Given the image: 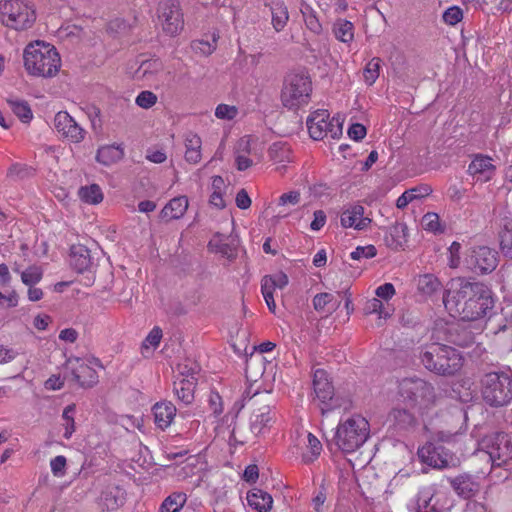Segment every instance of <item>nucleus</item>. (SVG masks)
I'll use <instances>...</instances> for the list:
<instances>
[{"label": "nucleus", "instance_id": "obj_11", "mask_svg": "<svg viewBox=\"0 0 512 512\" xmlns=\"http://www.w3.org/2000/svg\"><path fill=\"white\" fill-rule=\"evenodd\" d=\"M307 127L310 136L314 140H322L328 134L332 138H338L342 135V123L336 118L329 120L327 110L313 112L307 119Z\"/></svg>", "mask_w": 512, "mask_h": 512}, {"label": "nucleus", "instance_id": "obj_37", "mask_svg": "<svg viewBox=\"0 0 512 512\" xmlns=\"http://www.w3.org/2000/svg\"><path fill=\"white\" fill-rule=\"evenodd\" d=\"M333 33L338 40L349 43L354 38V26L348 20L339 19L333 25Z\"/></svg>", "mask_w": 512, "mask_h": 512}, {"label": "nucleus", "instance_id": "obj_8", "mask_svg": "<svg viewBox=\"0 0 512 512\" xmlns=\"http://www.w3.org/2000/svg\"><path fill=\"white\" fill-rule=\"evenodd\" d=\"M311 91V81L307 75L288 74L281 93L282 103L289 109L297 108L308 102Z\"/></svg>", "mask_w": 512, "mask_h": 512}, {"label": "nucleus", "instance_id": "obj_44", "mask_svg": "<svg viewBox=\"0 0 512 512\" xmlns=\"http://www.w3.org/2000/svg\"><path fill=\"white\" fill-rule=\"evenodd\" d=\"M43 271L36 265L29 266L21 272V280L27 286H33L42 279Z\"/></svg>", "mask_w": 512, "mask_h": 512}, {"label": "nucleus", "instance_id": "obj_60", "mask_svg": "<svg viewBox=\"0 0 512 512\" xmlns=\"http://www.w3.org/2000/svg\"><path fill=\"white\" fill-rule=\"evenodd\" d=\"M383 303L378 298H372L369 301L366 302L364 311L366 314H372V313H378L380 316H382Z\"/></svg>", "mask_w": 512, "mask_h": 512}, {"label": "nucleus", "instance_id": "obj_49", "mask_svg": "<svg viewBox=\"0 0 512 512\" xmlns=\"http://www.w3.org/2000/svg\"><path fill=\"white\" fill-rule=\"evenodd\" d=\"M74 411H75V405L72 404V405H68L67 407H65L63 414H62V417L65 421L64 437L66 439H69L71 437V435L73 434V432L75 431V423H74V419L72 416Z\"/></svg>", "mask_w": 512, "mask_h": 512}, {"label": "nucleus", "instance_id": "obj_17", "mask_svg": "<svg viewBox=\"0 0 512 512\" xmlns=\"http://www.w3.org/2000/svg\"><path fill=\"white\" fill-rule=\"evenodd\" d=\"M67 367L71 370L72 378L82 388H91L98 383L97 372L79 358L69 359Z\"/></svg>", "mask_w": 512, "mask_h": 512}, {"label": "nucleus", "instance_id": "obj_21", "mask_svg": "<svg viewBox=\"0 0 512 512\" xmlns=\"http://www.w3.org/2000/svg\"><path fill=\"white\" fill-rule=\"evenodd\" d=\"M70 265L78 273L89 271L93 266L90 250L81 244L72 245L70 248Z\"/></svg>", "mask_w": 512, "mask_h": 512}, {"label": "nucleus", "instance_id": "obj_3", "mask_svg": "<svg viewBox=\"0 0 512 512\" xmlns=\"http://www.w3.org/2000/svg\"><path fill=\"white\" fill-rule=\"evenodd\" d=\"M23 59L25 69L33 76L53 77L61 66L56 48L40 41L31 43L25 48Z\"/></svg>", "mask_w": 512, "mask_h": 512}, {"label": "nucleus", "instance_id": "obj_12", "mask_svg": "<svg viewBox=\"0 0 512 512\" xmlns=\"http://www.w3.org/2000/svg\"><path fill=\"white\" fill-rule=\"evenodd\" d=\"M417 455L422 463L436 469L456 467L460 460L442 445L428 442L418 449Z\"/></svg>", "mask_w": 512, "mask_h": 512}, {"label": "nucleus", "instance_id": "obj_25", "mask_svg": "<svg viewBox=\"0 0 512 512\" xmlns=\"http://www.w3.org/2000/svg\"><path fill=\"white\" fill-rule=\"evenodd\" d=\"M270 363L261 353H252L246 359L245 374L248 381L256 382L263 376L266 364Z\"/></svg>", "mask_w": 512, "mask_h": 512}, {"label": "nucleus", "instance_id": "obj_55", "mask_svg": "<svg viewBox=\"0 0 512 512\" xmlns=\"http://www.w3.org/2000/svg\"><path fill=\"white\" fill-rule=\"evenodd\" d=\"M66 458L62 455L56 456L50 461L51 471L54 476L62 477L66 472Z\"/></svg>", "mask_w": 512, "mask_h": 512}, {"label": "nucleus", "instance_id": "obj_50", "mask_svg": "<svg viewBox=\"0 0 512 512\" xmlns=\"http://www.w3.org/2000/svg\"><path fill=\"white\" fill-rule=\"evenodd\" d=\"M308 447H309V449L311 451L312 457H309L308 455L304 454L303 460L306 463L311 462L316 457H318L320 455L321 450H322L321 442L312 433L308 434Z\"/></svg>", "mask_w": 512, "mask_h": 512}, {"label": "nucleus", "instance_id": "obj_45", "mask_svg": "<svg viewBox=\"0 0 512 512\" xmlns=\"http://www.w3.org/2000/svg\"><path fill=\"white\" fill-rule=\"evenodd\" d=\"M162 69V63L159 59L146 60L141 63L136 71L138 78H145L147 75L159 72Z\"/></svg>", "mask_w": 512, "mask_h": 512}, {"label": "nucleus", "instance_id": "obj_2", "mask_svg": "<svg viewBox=\"0 0 512 512\" xmlns=\"http://www.w3.org/2000/svg\"><path fill=\"white\" fill-rule=\"evenodd\" d=\"M419 359L427 370L440 376H453L463 366L460 352L440 343H431L423 347Z\"/></svg>", "mask_w": 512, "mask_h": 512}, {"label": "nucleus", "instance_id": "obj_23", "mask_svg": "<svg viewBox=\"0 0 512 512\" xmlns=\"http://www.w3.org/2000/svg\"><path fill=\"white\" fill-rule=\"evenodd\" d=\"M125 491L116 485H109L100 496V505L107 510H116L125 502Z\"/></svg>", "mask_w": 512, "mask_h": 512}, {"label": "nucleus", "instance_id": "obj_62", "mask_svg": "<svg viewBox=\"0 0 512 512\" xmlns=\"http://www.w3.org/2000/svg\"><path fill=\"white\" fill-rule=\"evenodd\" d=\"M201 138L193 133H188L185 137L186 150H201Z\"/></svg>", "mask_w": 512, "mask_h": 512}, {"label": "nucleus", "instance_id": "obj_56", "mask_svg": "<svg viewBox=\"0 0 512 512\" xmlns=\"http://www.w3.org/2000/svg\"><path fill=\"white\" fill-rule=\"evenodd\" d=\"M500 247L504 255L512 259V230L501 234Z\"/></svg>", "mask_w": 512, "mask_h": 512}, {"label": "nucleus", "instance_id": "obj_47", "mask_svg": "<svg viewBox=\"0 0 512 512\" xmlns=\"http://www.w3.org/2000/svg\"><path fill=\"white\" fill-rule=\"evenodd\" d=\"M301 12L307 28L316 34H319L322 30V26L316 17L315 12L309 6L302 8Z\"/></svg>", "mask_w": 512, "mask_h": 512}, {"label": "nucleus", "instance_id": "obj_52", "mask_svg": "<svg viewBox=\"0 0 512 512\" xmlns=\"http://www.w3.org/2000/svg\"><path fill=\"white\" fill-rule=\"evenodd\" d=\"M157 101V96L151 91H142L136 97V104L144 109L151 108Z\"/></svg>", "mask_w": 512, "mask_h": 512}, {"label": "nucleus", "instance_id": "obj_54", "mask_svg": "<svg viewBox=\"0 0 512 512\" xmlns=\"http://www.w3.org/2000/svg\"><path fill=\"white\" fill-rule=\"evenodd\" d=\"M237 108L226 104H219L215 110V116L219 119L232 120L237 115Z\"/></svg>", "mask_w": 512, "mask_h": 512}, {"label": "nucleus", "instance_id": "obj_39", "mask_svg": "<svg viewBox=\"0 0 512 512\" xmlns=\"http://www.w3.org/2000/svg\"><path fill=\"white\" fill-rule=\"evenodd\" d=\"M268 155L274 162H289L291 156L290 146L285 142H275L269 147Z\"/></svg>", "mask_w": 512, "mask_h": 512}, {"label": "nucleus", "instance_id": "obj_38", "mask_svg": "<svg viewBox=\"0 0 512 512\" xmlns=\"http://www.w3.org/2000/svg\"><path fill=\"white\" fill-rule=\"evenodd\" d=\"M187 496L182 492H175L169 495L160 506L159 512H179L185 505Z\"/></svg>", "mask_w": 512, "mask_h": 512}, {"label": "nucleus", "instance_id": "obj_33", "mask_svg": "<svg viewBox=\"0 0 512 512\" xmlns=\"http://www.w3.org/2000/svg\"><path fill=\"white\" fill-rule=\"evenodd\" d=\"M123 156V149L120 148L119 146L106 145L98 149L96 154V160L105 166H109L121 160Z\"/></svg>", "mask_w": 512, "mask_h": 512}, {"label": "nucleus", "instance_id": "obj_31", "mask_svg": "<svg viewBox=\"0 0 512 512\" xmlns=\"http://www.w3.org/2000/svg\"><path fill=\"white\" fill-rule=\"evenodd\" d=\"M247 501L248 504L258 512H269L273 504L272 496L257 488L247 494Z\"/></svg>", "mask_w": 512, "mask_h": 512}, {"label": "nucleus", "instance_id": "obj_27", "mask_svg": "<svg viewBox=\"0 0 512 512\" xmlns=\"http://www.w3.org/2000/svg\"><path fill=\"white\" fill-rule=\"evenodd\" d=\"M197 379L194 376L187 375L174 382V391L178 399L188 405L194 400V388Z\"/></svg>", "mask_w": 512, "mask_h": 512}, {"label": "nucleus", "instance_id": "obj_57", "mask_svg": "<svg viewBox=\"0 0 512 512\" xmlns=\"http://www.w3.org/2000/svg\"><path fill=\"white\" fill-rule=\"evenodd\" d=\"M366 134V127L360 123H354L348 129L349 137L355 141L362 140L366 136Z\"/></svg>", "mask_w": 512, "mask_h": 512}, {"label": "nucleus", "instance_id": "obj_15", "mask_svg": "<svg viewBox=\"0 0 512 512\" xmlns=\"http://www.w3.org/2000/svg\"><path fill=\"white\" fill-rule=\"evenodd\" d=\"M313 389L316 397L322 403L319 406L321 413H325L338 407L337 402L334 400V387L328 380V374L323 369H317L313 376Z\"/></svg>", "mask_w": 512, "mask_h": 512}, {"label": "nucleus", "instance_id": "obj_20", "mask_svg": "<svg viewBox=\"0 0 512 512\" xmlns=\"http://www.w3.org/2000/svg\"><path fill=\"white\" fill-rule=\"evenodd\" d=\"M364 207L361 205H354L343 211L341 215V225L345 228L353 227L356 230L365 229L370 223L371 219L364 217Z\"/></svg>", "mask_w": 512, "mask_h": 512}, {"label": "nucleus", "instance_id": "obj_63", "mask_svg": "<svg viewBox=\"0 0 512 512\" xmlns=\"http://www.w3.org/2000/svg\"><path fill=\"white\" fill-rule=\"evenodd\" d=\"M375 293L377 297L388 300L395 294V288L391 283H385L379 286Z\"/></svg>", "mask_w": 512, "mask_h": 512}, {"label": "nucleus", "instance_id": "obj_58", "mask_svg": "<svg viewBox=\"0 0 512 512\" xmlns=\"http://www.w3.org/2000/svg\"><path fill=\"white\" fill-rule=\"evenodd\" d=\"M209 406L214 416H218L223 412L222 398L217 392H211L209 395Z\"/></svg>", "mask_w": 512, "mask_h": 512}, {"label": "nucleus", "instance_id": "obj_40", "mask_svg": "<svg viewBox=\"0 0 512 512\" xmlns=\"http://www.w3.org/2000/svg\"><path fill=\"white\" fill-rule=\"evenodd\" d=\"M7 103L12 109L13 113L24 123L29 122L32 117V111L29 104L23 100L7 99Z\"/></svg>", "mask_w": 512, "mask_h": 512}, {"label": "nucleus", "instance_id": "obj_22", "mask_svg": "<svg viewBox=\"0 0 512 512\" xmlns=\"http://www.w3.org/2000/svg\"><path fill=\"white\" fill-rule=\"evenodd\" d=\"M152 411L156 426L165 430L171 425L177 410L172 402L161 401L154 404Z\"/></svg>", "mask_w": 512, "mask_h": 512}, {"label": "nucleus", "instance_id": "obj_51", "mask_svg": "<svg viewBox=\"0 0 512 512\" xmlns=\"http://www.w3.org/2000/svg\"><path fill=\"white\" fill-rule=\"evenodd\" d=\"M463 18V12L458 6H452L442 15L443 21L448 25H456Z\"/></svg>", "mask_w": 512, "mask_h": 512}, {"label": "nucleus", "instance_id": "obj_10", "mask_svg": "<svg viewBox=\"0 0 512 512\" xmlns=\"http://www.w3.org/2000/svg\"><path fill=\"white\" fill-rule=\"evenodd\" d=\"M157 15L163 32L169 36L177 35L184 27L183 13L178 0H160Z\"/></svg>", "mask_w": 512, "mask_h": 512}, {"label": "nucleus", "instance_id": "obj_32", "mask_svg": "<svg viewBox=\"0 0 512 512\" xmlns=\"http://www.w3.org/2000/svg\"><path fill=\"white\" fill-rule=\"evenodd\" d=\"M494 170L495 166L492 164V158L481 154L476 155L468 167V172L471 175L483 174L485 180L491 178Z\"/></svg>", "mask_w": 512, "mask_h": 512}, {"label": "nucleus", "instance_id": "obj_48", "mask_svg": "<svg viewBox=\"0 0 512 512\" xmlns=\"http://www.w3.org/2000/svg\"><path fill=\"white\" fill-rule=\"evenodd\" d=\"M421 224L423 228L427 231L437 233L443 232V229L440 226V219L438 214L433 212H428L422 217Z\"/></svg>", "mask_w": 512, "mask_h": 512}, {"label": "nucleus", "instance_id": "obj_34", "mask_svg": "<svg viewBox=\"0 0 512 512\" xmlns=\"http://www.w3.org/2000/svg\"><path fill=\"white\" fill-rule=\"evenodd\" d=\"M271 14H272V25L274 29L279 32L281 31L288 19V9L281 1H273L270 6Z\"/></svg>", "mask_w": 512, "mask_h": 512}, {"label": "nucleus", "instance_id": "obj_35", "mask_svg": "<svg viewBox=\"0 0 512 512\" xmlns=\"http://www.w3.org/2000/svg\"><path fill=\"white\" fill-rule=\"evenodd\" d=\"M432 188L428 185L419 186L405 191L396 201V206L399 209H404L411 201L419 197L430 195Z\"/></svg>", "mask_w": 512, "mask_h": 512}, {"label": "nucleus", "instance_id": "obj_24", "mask_svg": "<svg viewBox=\"0 0 512 512\" xmlns=\"http://www.w3.org/2000/svg\"><path fill=\"white\" fill-rule=\"evenodd\" d=\"M188 208L186 196H179L171 199L161 210L159 217L168 222L181 218Z\"/></svg>", "mask_w": 512, "mask_h": 512}, {"label": "nucleus", "instance_id": "obj_28", "mask_svg": "<svg viewBox=\"0 0 512 512\" xmlns=\"http://www.w3.org/2000/svg\"><path fill=\"white\" fill-rule=\"evenodd\" d=\"M312 303L318 313H325L326 315H331L341 305L340 299L327 292L316 294L313 297Z\"/></svg>", "mask_w": 512, "mask_h": 512}, {"label": "nucleus", "instance_id": "obj_13", "mask_svg": "<svg viewBox=\"0 0 512 512\" xmlns=\"http://www.w3.org/2000/svg\"><path fill=\"white\" fill-rule=\"evenodd\" d=\"M465 264L475 273H491L498 265V253L487 246L473 247L466 254Z\"/></svg>", "mask_w": 512, "mask_h": 512}, {"label": "nucleus", "instance_id": "obj_64", "mask_svg": "<svg viewBox=\"0 0 512 512\" xmlns=\"http://www.w3.org/2000/svg\"><path fill=\"white\" fill-rule=\"evenodd\" d=\"M236 205L240 209H248L251 206V199L245 189L238 191L235 199Z\"/></svg>", "mask_w": 512, "mask_h": 512}, {"label": "nucleus", "instance_id": "obj_16", "mask_svg": "<svg viewBox=\"0 0 512 512\" xmlns=\"http://www.w3.org/2000/svg\"><path fill=\"white\" fill-rule=\"evenodd\" d=\"M54 126L73 143H79L85 137V130L66 111H60L55 115Z\"/></svg>", "mask_w": 512, "mask_h": 512}, {"label": "nucleus", "instance_id": "obj_18", "mask_svg": "<svg viewBox=\"0 0 512 512\" xmlns=\"http://www.w3.org/2000/svg\"><path fill=\"white\" fill-rule=\"evenodd\" d=\"M239 246V239L234 235H223L217 233L209 241L208 247L217 253H220L223 257L233 260L237 256V250Z\"/></svg>", "mask_w": 512, "mask_h": 512}, {"label": "nucleus", "instance_id": "obj_46", "mask_svg": "<svg viewBox=\"0 0 512 512\" xmlns=\"http://www.w3.org/2000/svg\"><path fill=\"white\" fill-rule=\"evenodd\" d=\"M380 58H372L366 65L363 76L367 84L372 85L379 76Z\"/></svg>", "mask_w": 512, "mask_h": 512}, {"label": "nucleus", "instance_id": "obj_4", "mask_svg": "<svg viewBox=\"0 0 512 512\" xmlns=\"http://www.w3.org/2000/svg\"><path fill=\"white\" fill-rule=\"evenodd\" d=\"M368 435V421L364 417L356 415L339 424L334 439L341 451L351 453L365 443Z\"/></svg>", "mask_w": 512, "mask_h": 512}, {"label": "nucleus", "instance_id": "obj_42", "mask_svg": "<svg viewBox=\"0 0 512 512\" xmlns=\"http://www.w3.org/2000/svg\"><path fill=\"white\" fill-rule=\"evenodd\" d=\"M218 38L219 36L213 34L211 40H194L191 43V48L195 53L208 56L216 49Z\"/></svg>", "mask_w": 512, "mask_h": 512}, {"label": "nucleus", "instance_id": "obj_26", "mask_svg": "<svg viewBox=\"0 0 512 512\" xmlns=\"http://www.w3.org/2000/svg\"><path fill=\"white\" fill-rule=\"evenodd\" d=\"M389 420L400 430H409L417 425L414 413L408 408H393L389 413Z\"/></svg>", "mask_w": 512, "mask_h": 512}, {"label": "nucleus", "instance_id": "obj_5", "mask_svg": "<svg viewBox=\"0 0 512 512\" xmlns=\"http://www.w3.org/2000/svg\"><path fill=\"white\" fill-rule=\"evenodd\" d=\"M482 396L491 407H503L512 401V373L492 372L482 379Z\"/></svg>", "mask_w": 512, "mask_h": 512}, {"label": "nucleus", "instance_id": "obj_59", "mask_svg": "<svg viewBox=\"0 0 512 512\" xmlns=\"http://www.w3.org/2000/svg\"><path fill=\"white\" fill-rule=\"evenodd\" d=\"M300 202V192L299 191H290L288 193H284L280 196L278 204L280 206H285L287 204L297 205Z\"/></svg>", "mask_w": 512, "mask_h": 512}, {"label": "nucleus", "instance_id": "obj_30", "mask_svg": "<svg viewBox=\"0 0 512 512\" xmlns=\"http://www.w3.org/2000/svg\"><path fill=\"white\" fill-rule=\"evenodd\" d=\"M407 225L405 223H395L392 225L386 235L385 242L388 247L392 249H398L403 247L407 242Z\"/></svg>", "mask_w": 512, "mask_h": 512}, {"label": "nucleus", "instance_id": "obj_61", "mask_svg": "<svg viewBox=\"0 0 512 512\" xmlns=\"http://www.w3.org/2000/svg\"><path fill=\"white\" fill-rule=\"evenodd\" d=\"M251 153L249 137L245 136L238 140L235 146V155H248Z\"/></svg>", "mask_w": 512, "mask_h": 512}, {"label": "nucleus", "instance_id": "obj_19", "mask_svg": "<svg viewBox=\"0 0 512 512\" xmlns=\"http://www.w3.org/2000/svg\"><path fill=\"white\" fill-rule=\"evenodd\" d=\"M449 482L456 494L464 499H470L480 491L479 482L469 474L458 475Z\"/></svg>", "mask_w": 512, "mask_h": 512}, {"label": "nucleus", "instance_id": "obj_41", "mask_svg": "<svg viewBox=\"0 0 512 512\" xmlns=\"http://www.w3.org/2000/svg\"><path fill=\"white\" fill-rule=\"evenodd\" d=\"M80 198L89 204H98L103 200V194L97 184L81 187L79 190Z\"/></svg>", "mask_w": 512, "mask_h": 512}, {"label": "nucleus", "instance_id": "obj_6", "mask_svg": "<svg viewBox=\"0 0 512 512\" xmlns=\"http://www.w3.org/2000/svg\"><path fill=\"white\" fill-rule=\"evenodd\" d=\"M36 20V12L23 0L0 1V21L8 28L22 31L31 28Z\"/></svg>", "mask_w": 512, "mask_h": 512}, {"label": "nucleus", "instance_id": "obj_53", "mask_svg": "<svg viewBox=\"0 0 512 512\" xmlns=\"http://www.w3.org/2000/svg\"><path fill=\"white\" fill-rule=\"evenodd\" d=\"M376 254L377 250L373 245L358 246L351 253V258L353 260H360L361 258H373L374 256H376Z\"/></svg>", "mask_w": 512, "mask_h": 512}, {"label": "nucleus", "instance_id": "obj_29", "mask_svg": "<svg viewBox=\"0 0 512 512\" xmlns=\"http://www.w3.org/2000/svg\"><path fill=\"white\" fill-rule=\"evenodd\" d=\"M435 491L433 488L421 489L416 498L415 505L413 507L414 512H441L438 508L437 502L433 501Z\"/></svg>", "mask_w": 512, "mask_h": 512}, {"label": "nucleus", "instance_id": "obj_9", "mask_svg": "<svg viewBox=\"0 0 512 512\" xmlns=\"http://www.w3.org/2000/svg\"><path fill=\"white\" fill-rule=\"evenodd\" d=\"M250 400H253V405L257 406L250 417V429L252 433L259 435L274 421V414L271 411L274 401L268 391L264 393L255 391Z\"/></svg>", "mask_w": 512, "mask_h": 512}, {"label": "nucleus", "instance_id": "obj_14", "mask_svg": "<svg viewBox=\"0 0 512 512\" xmlns=\"http://www.w3.org/2000/svg\"><path fill=\"white\" fill-rule=\"evenodd\" d=\"M487 454L493 466H502L512 460V443L506 433H496L487 440Z\"/></svg>", "mask_w": 512, "mask_h": 512}, {"label": "nucleus", "instance_id": "obj_43", "mask_svg": "<svg viewBox=\"0 0 512 512\" xmlns=\"http://www.w3.org/2000/svg\"><path fill=\"white\" fill-rule=\"evenodd\" d=\"M262 286L265 288L268 287V289L274 290L275 288H284L288 284V277L283 272H278L274 275H266L263 277Z\"/></svg>", "mask_w": 512, "mask_h": 512}, {"label": "nucleus", "instance_id": "obj_7", "mask_svg": "<svg viewBox=\"0 0 512 512\" xmlns=\"http://www.w3.org/2000/svg\"><path fill=\"white\" fill-rule=\"evenodd\" d=\"M399 395L410 407L424 406L435 401L434 387L419 378H405L399 383Z\"/></svg>", "mask_w": 512, "mask_h": 512}, {"label": "nucleus", "instance_id": "obj_36", "mask_svg": "<svg viewBox=\"0 0 512 512\" xmlns=\"http://www.w3.org/2000/svg\"><path fill=\"white\" fill-rule=\"evenodd\" d=\"M417 288L422 294L431 296L441 289V283L433 274H424L419 276Z\"/></svg>", "mask_w": 512, "mask_h": 512}, {"label": "nucleus", "instance_id": "obj_1", "mask_svg": "<svg viewBox=\"0 0 512 512\" xmlns=\"http://www.w3.org/2000/svg\"><path fill=\"white\" fill-rule=\"evenodd\" d=\"M443 303L446 310L464 321L484 317L494 305L491 290L486 285L463 278L449 282L443 295Z\"/></svg>", "mask_w": 512, "mask_h": 512}]
</instances>
